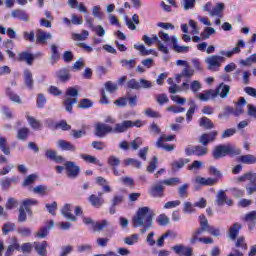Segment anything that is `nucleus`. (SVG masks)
<instances>
[{"mask_svg":"<svg viewBox=\"0 0 256 256\" xmlns=\"http://www.w3.org/2000/svg\"><path fill=\"white\" fill-rule=\"evenodd\" d=\"M47 241L40 242H34V249L37 252L39 256H47Z\"/></svg>","mask_w":256,"mask_h":256,"instance_id":"obj_23","label":"nucleus"},{"mask_svg":"<svg viewBox=\"0 0 256 256\" xmlns=\"http://www.w3.org/2000/svg\"><path fill=\"white\" fill-rule=\"evenodd\" d=\"M187 189H189V184H183L178 188V194L180 199H185L188 197Z\"/></svg>","mask_w":256,"mask_h":256,"instance_id":"obj_56","label":"nucleus"},{"mask_svg":"<svg viewBox=\"0 0 256 256\" xmlns=\"http://www.w3.org/2000/svg\"><path fill=\"white\" fill-rule=\"evenodd\" d=\"M105 89H106V91H108V93H115V91H117L119 89V87L117 86V84H115L111 81H107L105 83Z\"/></svg>","mask_w":256,"mask_h":256,"instance_id":"obj_62","label":"nucleus"},{"mask_svg":"<svg viewBox=\"0 0 256 256\" xmlns=\"http://www.w3.org/2000/svg\"><path fill=\"white\" fill-rule=\"evenodd\" d=\"M17 139H19L20 141H25L27 139V137H29V128L24 127V128H20L17 131V135H16Z\"/></svg>","mask_w":256,"mask_h":256,"instance_id":"obj_45","label":"nucleus"},{"mask_svg":"<svg viewBox=\"0 0 256 256\" xmlns=\"http://www.w3.org/2000/svg\"><path fill=\"white\" fill-rule=\"evenodd\" d=\"M156 101L159 105H165V103H169V97L167 94H158L156 95Z\"/></svg>","mask_w":256,"mask_h":256,"instance_id":"obj_63","label":"nucleus"},{"mask_svg":"<svg viewBox=\"0 0 256 256\" xmlns=\"http://www.w3.org/2000/svg\"><path fill=\"white\" fill-rule=\"evenodd\" d=\"M124 164L126 165V167H129V165H132L136 169H141V161L137 159L127 158L126 160H124Z\"/></svg>","mask_w":256,"mask_h":256,"instance_id":"obj_50","label":"nucleus"},{"mask_svg":"<svg viewBox=\"0 0 256 256\" xmlns=\"http://www.w3.org/2000/svg\"><path fill=\"white\" fill-rule=\"evenodd\" d=\"M226 151L227 155H231L232 157H235V155H241V149L230 144L226 145Z\"/></svg>","mask_w":256,"mask_h":256,"instance_id":"obj_47","label":"nucleus"},{"mask_svg":"<svg viewBox=\"0 0 256 256\" xmlns=\"http://www.w3.org/2000/svg\"><path fill=\"white\" fill-rule=\"evenodd\" d=\"M223 11H225V3H217L214 7H212L210 17H219L220 19H222Z\"/></svg>","mask_w":256,"mask_h":256,"instance_id":"obj_19","label":"nucleus"},{"mask_svg":"<svg viewBox=\"0 0 256 256\" xmlns=\"http://www.w3.org/2000/svg\"><path fill=\"white\" fill-rule=\"evenodd\" d=\"M217 135H219V132L217 131H212L210 133H204L200 136V140L199 142L202 144V145H209V143L215 141V137H217Z\"/></svg>","mask_w":256,"mask_h":256,"instance_id":"obj_14","label":"nucleus"},{"mask_svg":"<svg viewBox=\"0 0 256 256\" xmlns=\"http://www.w3.org/2000/svg\"><path fill=\"white\" fill-rule=\"evenodd\" d=\"M184 208H183V212L184 213H195V204H192L189 201L184 202Z\"/></svg>","mask_w":256,"mask_h":256,"instance_id":"obj_61","label":"nucleus"},{"mask_svg":"<svg viewBox=\"0 0 256 256\" xmlns=\"http://www.w3.org/2000/svg\"><path fill=\"white\" fill-rule=\"evenodd\" d=\"M189 159L187 158H180L179 160H176L174 162L171 163V168L172 171L174 173H176V171H179V169H183L185 167V165H187V163H189Z\"/></svg>","mask_w":256,"mask_h":256,"instance_id":"obj_24","label":"nucleus"},{"mask_svg":"<svg viewBox=\"0 0 256 256\" xmlns=\"http://www.w3.org/2000/svg\"><path fill=\"white\" fill-rule=\"evenodd\" d=\"M81 159L86 163H92L93 165H98L99 167H103V163L99 161L95 156H91L89 154H81Z\"/></svg>","mask_w":256,"mask_h":256,"instance_id":"obj_32","label":"nucleus"},{"mask_svg":"<svg viewBox=\"0 0 256 256\" xmlns=\"http://www.w3.org/2000/svg\"><path fill=\"white\" fill-rule=\"evenodd\" d=\"M214 159H221L227 157V145H218L212 152Z\"/></svg>","mask_w":256,"mask_h":256,"instance_id":"obj_17","label":"nucleus"},{"mask_svg":"<svg viewBox=\"0 0 256 256\" xmlns=\"http://www.w3.org/2000/svg\"><path fill=\"white\" fill-rule=\"evenodd\" d=\"M200 127H204V129H213L215 125L211 121V119L207 117H202L199 122Z\"/></svg>","mask_w":256,"mask_h":256,"instance_id":"obj_46","label":"nucleus"},{"mask_svg":"<svg viewBox=\"0 0 256 256\" xmlns=\"http://www.w3.org/2000/svg\"><path fill=\"white\" fill-rule=\"evenodd\" d=\"M173 139H175V135H169V136H165L162 135L156 142V147L158 149H161V147H163V143L164 141H173Z\"/></svg>","mask_w":256,"mask_h":256,"instance_id":"obj_48","label":"nucleus"},{"mask_svg":"<svg viewBox=\"0 0 256 256\" xmlns=\"http://www.w3.org/2000/svg\"><path fill=\"white\" fill-rule=\"evenodd\" d=\"M36 38H37V42L41 43L42 45H45V43H47L48 39H51L53 36L51 35V33L49 32H45L41 29H38L36 31Z\"/></svg>","mask_w":256,"mask_h":256,"instance_id":"obj_22","label":"nucleus"},{"mask_svg":"<svg viewBox=\"0 0 256 256\" xmlns=\"http://www.w3.org/2000/svg\"><path fill=\"white\" fill-rule=\"evenodd\" d=\"M0 151L4 153V155H11V148L7 146V138L0 137Z\"/></svg>","mask_w":256,"mask_h":256,"instance_id":"obj_42","label":"nucleus"},{"mask_svg":"<svg viewBox=\"0 0 256 256\" xmlns=\"http://www.w3.org/2000/svg\"><path fill=\"white\" fill-rule=\"evenodd\" d=\"M155 218V212L149 207L145 206L139 208L136 215L132 219L134 227H143L140 233L143 235L153 227V219Z\"/></svg>","mask_w":256,"mask_h":256,"instance_id":"obj_2","label":"nucleus"},{"mask_svg":"<svg viewBox=\"0 0 256 256\" xmlns=\"http://www.w3.org/2000/svg\"><path fill=\"white\" fill-rule=\"evenodd\" d=\"M195 183H197V185H202L203 187H213V185H217V178L196 176Z\"/></svg>","mask_w":256,"mask_h":256,"instance_id":"obj_13","label":"nucleus"},{"mask_svg":"<svg viewBox=\"0 0 256 256\" xmlns=\"http://www.w3.org/2000/svg\"><path fill=\"white\" fill-rule=\"evenodd\" d=\"M163 185H167V187H175L177 185H181V178L179 177H172L165 180H161Z\"/></svg>","mask_w":256,"mask_h":256,"instance_id":"obj_34","label":"nucleus"},{"mask_svg":"<svg viewBox=\"0 0 256 256\" xmlns=\"http://www.w3.org/2000/svg\"><path fill=\"white\" fill-rule=\"evenodd\" d=\"M6 95L10 98V101H13V103H18L21 105L23 102L21 101V97L19 95L15 94L11 88L6 89Z\"/></svg>","mask_w":256,"mask_h":256,"instance_id":"obj_41","label":"nucleus"},{"mask_svg":"<svg viewBox=\"0 0 256 256\" xmlns=\"http://www.w3.org/2000/svg\"><path fill=\"white\" fill-rule=\"evenodd\" d=\"M33 193H35L36 195L45 196L49 194V188H47V186L45 185H38L33 188Z\"/></svg>","mask_w":256,"mask_h":256,"instance_id":"obj_43","label":"nucleus"},{"mask_svg":"<svg viewBox=\"0 0 256 256\" xmlns=\"http://www.w3.org/2000/svg\"><path fill=\"white\" fill-rule=\"evenodd\" d=\"M144 123L141 120L131 121V120H124L121 123H117L116 131H120V133H125L128 129L132 127H143Z\"/></svg>","mask_w":256,"mask_h":256,"instance_id":"obj_9","label":"nucleus"},{"mask_svg":"<svg viewBox=\"0 0 256 256\" xmlns=\"http://www.w3.org/2000/svg\"><path fill=\"white\" fill-rule=\"evenodd\" d=\"M237 249H241L242 251H247V243L245 242V237L241 236L236 241Z\"/></svg>","mask_w":256,"mask_h":256,"instance_id":"obj_58","label":"nucleus"},{"mask_svg":"<svg viewBox=\"0 0 256 256\" xmlns=\"http://www.w3.org/2000/svg\"><path fill=\"white\" fill-rule=\"evenodd\" d=\"M245 47V41L239 40L232 50H221L220 55H210L205 59L209 71H219L221 63H225V57L231 59L232 56L241 53V49ZM222 55V56H221Z\"/></svg>","mask_w":256,"mask_h":256,"instance_id":"obj_1","label":"nucleus"},{"mask_svg":"<svg viewBox=\"0 0 256 256\" xmlns=\"http://www.w3.org/2000/svg\"><path fill=\"white\" fill-rule=\"evenodd\" d=\"M11 16L13 19H19L20 21H24L25 23H28L29 21V14L25 12V10L16 9L11 12Z\"/></svg>","mask_w":256,"mask_h":256,"instance_id":"obj_20","label":"nucleus"},{"mask_svg":"<svg viewBox=\"0 0 256 256\" xmlns=\"http://www.w3.org/2000/svg\"><path fill=\"white\" fill-rule=\"evenodd\" d=\"M61 214L69 221H77V217L71 214V204H65L61 209Z\"/></svg>","mask_w":256,"mask_h":256,"instance_id":"obj_28","label":"nucleus"},{"mask_svg":"<svg viewBox=\"0 0 256 256\" xmlns=\"http://www.w3.org/2000/svg\"><path fill=\"white\" fill-rule=\"evenodd\" d=\"M169 236L177 237V234L172 231H167L158 240H156V245L158 247H163V245H165V239H167V237H169Z\"/></svg>","mask_w":256,"mask_h":256,"instance_id":"obj_39","label":"nucleus"},{"mask_svg":"<svg viewBox=\"0 0 256 256\" xmlns=\"http://www.w3.org/2000/svg\"><path fill=\"white\" fill-rule=\"evenodd\" d=\"M199 220H200V228H198L192 234L191 243H197V241H199V239H201L199 236L204 234L205 231L208 232L209 220H207V217H205V215H201L199 217Z\"/></svg>","mask_w":256,"mask_h":256,"instance_id":"obj_6","label":"nucleus"},{"mask_svg":"<svg viewBox=\"0 0 256 256\" xmlns=\"http://www.w3.org/2000/svg\"><path fill=\"white\" fill-rule=\"evenodd\" d=\"M189 105H190V108L186 113L188 123L189 121H191V119H193V115L195 114V109H197V104H195L194 101H190Z\"/></svg>","mask_w":256,"mask_h":256,"instance_id":"obj_49","label":"nucleus"},{"mask_svg":"<svg viewBox=\"0 0 256 256\" xmlns=\"http://www.w3.org/2000/svg\"><path fill=\"white\" fill-rule=\"evenodd\" d=\"M225 201H227V194L225 191L220 190L216 195V203L219 207H223V205H225Z\"/></svg>","mask_w":256,"mask_h":256,"instance_id":"obj_40","label":"nucleus"},{"mask_svg":"<svg viewBox=\"0 0 256 256\" xmlns=\"http://www.w3.org/2000/svg\"><path fill=\"white\" fill-rule=\"evenodd\" d=\"M55 227V222L53 220L48 221V226H43L39 229V231L35 234V237L38 239H45L47 235H49V231Z\"/></svg>","mask_w":256,"mask_h":256,"instance_id":"obj_12","label":"nucleus"},{"mask_svg":"<svg viewBox=\"0 0 256 256\" xmlns=\"http://www.w3.org/2000/svg\"><path fill=\"white\" fill-rule=\"evenodd\" d=\"M243 221H246V223H248V229L253 231L256 225V210L247 213L244 216Z\"/></svg>","mask_w":256,"mask_h":256,"instance_id":"obj_16","label":"nucleus"},{"mask_svg":"<svg viewBox=\"0 0 256 256\" xmlns=\"http://www.w3.org/2000/svg\"><path fill=\"white\" fill-rule=\"evenodd\" d=\"M58 147H60V149H62L63 151H72L75 152L76 151V147L75 145H73V143L71 142H67L66 140H59L57 142Z\"/></svg>","mask_w":256,"mask_h":256,"instance_id":"obj_30","label":"nucleus"},{"mask_svg":"<svg viewBox=\"0 0 256 256\" xmlns=\"http://www.w3.org/2000/svg\"><path fill=\"white\" fill-rule=\"evenodd\" d=\"M66 95L68 97H66L64 100V107L68 113H71L73 111V105L79 102V100L76 98L79 95V91L76 88L69 87L66 91Z\"/></svg>","mask_w":256,"mask_h":256,"instance_id":"obj_4","label":"nucleus"},{"mask_svg":"<svg viewBox=\"0 0 256 256\" xmlns=\"http://www.w3.org/2000/svg\"><path fill=\"white\" fill-rule=\"evenodd\" d=\"M66 175L69 179H77L79 173H81V168L75 164L73 161H67L64 164Z\"/></svg>","mask_w":256,"mask_h":256,"instance_id":"obj_7","label":"nucleus"},{"mask_svg":"<svg viewBox=\"0 0 256 256\" xmlns=\"http://www.w3.org/2000/svg\"><path fill=\"white\" fill-rule=\"evenodd\" d=\"M157 165H159V158L154 156L147 167L148 173H153L157 169Z\"/></svg>","mask_w":256,"mask_h":256,"instance_id":"obj_52","label":"nucleus"},{"mask_svg":"<svg viewBox=\"0 0 256 256\" xmlns=\"http://www.w3.org/2000/svg\"><path fill=\"white\" fill-rule=\"evenodd\" d=\"M185 153L188 156L196 155V157H205L209 153V148L207 146H189L185 149Z\"/></svg>","mask_w":256,"mask_h":256,"instance_id":"obj_8","label":"nucleus"},{"mask_svg":"<svg viewBox=\"0 0 256 256\" xmlns=\"http://www.w3.org/2000/svg\"><path fill=\"white\" fill-rule=\"evenodd\" d=\"M125 23L131 31H135L137 29L136 25H139V16L137 14H134L132 16V19H129L128 17H125Z\"/></svg>","mask_w":256,"mask_h":256,"instance_id":"obj_26","label":"nucleus"},{"mask_svg":"<svg viewBox=\"0 0 256 256\" xmlns=\"http://www.w3.org/2000/svg\"><path fill=\"white\" fill-rule=\"evenodd\" d=\"M26 119L28 121V125H30L32 129H34L35 131H39V129H41V122L35 119V117L29 115V113H26Z\"/></svg>","mask_w":256,"mask_h":256,"instance_id":"obj_33","label":"nucleus"},{"mask_svg":"<svg viewBox=\"0 0 256 256\" xmlns=\"http://www.w3.org/2000/svg\"><path fill=\"white\" fill-rule=\"evenodd\" d=\"M169 221H170L169 217H167V215H165V214H161L158 216L157 222L162 227H165V225H169Z\"/></svg>","mask_w":256,"mask_h":256,"instance_id":"obj_64","label":"nucleus"},{"mask_svg":"<svg viewBox=\"0 0 256 256\" xmlns=\"http://www.w3.org/2000/svg\"><path fill=\"white\" fill-rule=\"evenodd\" d=\"M193 75H195V70H193V68H190L189 64L184 67V69L182 70V72L180 74L176 75V81L179 83L181 81V79L185 78V79H191V77H193Z\"/></svg>","mask_w":256,"mask_h":256,"instance_id":"obj_15","label":"nucleus"},{"mask_svg":"<svg viewBox=\"0 0 256 256\" xmlns=\"http://www.w3.org/2000/svg\"><path fill=\"white\" fill-rule=\"evenodd\" d=\"M15 229H17V225H15V223L8 222L2 227V233L3 235H7L8 233H11V231H15Z\"/></svg>","mask_w":256,"mask_h":256,"instance_id":"obj_51","label":"nucleus"},{"mask_svg":"<svg viewBox=\"0 0 256 256\" xmlns=\"http://www.w3.org/2000/svg\"><path fill=\"white\" fill-rule=\"evenodd\" d=\"M203 86L201 85V82L199 80H194L190 83V90L192 93H199Z\"/></svg>","mask_w":256,"mask_h":256,"instance_id":"obj_55","label":"nucleus"},{"mask_svg":"<svg viewBox=\"0 0 256 256\" xmlns=\"http://www.w3.org/2000/svg\"><path fill=\"white\" fill-rule=\"evenodd\" d=\"M45 155H46L47 159H50L51 161H55V163H64L65 162V158H63V156L57 155V151H55V150L48 149V150H46Z\"/></svg>","mask_w":256,"mask_h":256,"instance_id":"obj_21","label":"nucleus"},{"mask_svg":"<svg viewBox=\"0 0 256 256\" xmlns=\"http://www.w3.org/2000/svg\"><path fill=\"white\" fill-rule=\"evenodd\" d=\"M243 229V226L239 223H234L233 226L229 229V237L232 239V241H235L237 239V235H239V231Z\"/></svg>","mask_w":256,"mask_h":256,"instance_id":"obj_29","label":"nucleus"},{"mask_svg":"<svg viewBox=\"0 0 256 256\" xmlns=\"http://www.w3.org/2000/svg\"><path fill=\"white\" fill-rule=\"evenodd\" d=\"M165 184L159 181L158 183L151 186L148 193L151 197H163V191H165Z\"/></svg>","mask_w":256,"mask_h":256,"instance_id":"obj_11","label":"nucleus"},{"mask_svg":"<svg viewBox=\"0 0 256 256\" xmlns=\"http://www.w3.org/2000/svg\"><path fill=\"white\" fill-rule=\"evenodd\" d=\"M17 233L20 237L28 238L33 234V230L27 226H21L17 229Z\"/></svg>","mask_w":256,"mask_h":256,"instance_id":"obj_37","label":"nucleus"},{"mask_svg":"<svg viewBox=\"0 0 256 256\" xmlns=\"http://www.w3.org/2000/svg\"><path fill=\"white\" fill-rule=\"evenodd\" d=\"M196 97L200 99V101H209V99H217L215 96V90L209 89L204 91V93L197 94Z\"/></svg>","mask_w":256,"mask_h":256,"instance_id":"obj_25","label":"nucleus"},{"mask_svg":"<svg viewBox=\"0 0 256 256\" xmlns=\"http://www.w3.org/2000/svg\"><path fill=\"white\" fill-rule=\"evenodd\" d=\"M24 81L26 87H28L29 89H33V73H31L29 70L24 71Z\"/></svg>","mask_w":256,"mask_h":256,"instance_id":"obj_38","label":"nucleus"},{"mask_svg":"<svg viewBox=\"0 0 256 256\" xmlns=\"http://www.w3.org/2000/svg\"><path fill=\"white\" fill-rule=\"evenodd\" d=\"M37 181V175L36 174H30L26 179H24L23 187H29V185H33Z\"/></svg>","mask_w":256,"mask_h":256,"instance_id":"obj_59","label":"nucleus"},{"mask_svg":"<svg viewBox=\"0 0 256 256\" xmlns=\"http://www.w3.org/2000/svg\"><path fill=\"white\" fill-rule=\"evenodd\" d=\"M238 161L244 165H255L256 156L253 154L242 155L238 158Z\"/></svg>","mask_w":256,"mask_h":256,"instance_id":"obj_27","label":"nucleus"},{"mask_svg":"<svg viewBox=\"0 0 256 256\" xmlns=\"http://www.w3.org/2000/svg\"><path fill=\"white\" fill-rule=\"evenodd\" d=\"M253 63H256V53L250 55L245 60H241V65H245V67H249V65H253Z\"/></svg>","mask_w":256,"mask_h":256,"instance_id":"obj_60","label":"nucleus"},{"mask_svg":"<svg viewBox=\"0 0 256 256\" xmlns=\"http://www.w3.org/2000/svg\"><path fill=\"white\" fill-rule=\"evenodd\" d=\"M105 227H109V222L105 219L100 222H96V223L92 224L93 231H95L97 233H101V231H103V229H105Z\"/></svg>","mask_w":256,"mask_h":256,"instance_id":"obj_35","label":"nucleus"},{"mask_svg":"<svg viewBox=\"0 0 256 256\" xmlns=\"http://www.w3.org/2000/svg\"><path fill=\"white\" fill-rule=\"evenodd\" d=\"M88 200L91 203V206L96 207V209H99V207H103V204L105 203V200L103 198L97 197L95 196V194H92Z\"/></svg>","mask_w":256,"mask_h":256,"instance_id":"obj_31","label":"nucleus"},{"mask_svg":"<svg viewBox=\"0 0 256 256\" xmlns=\"http://www.w3.org/2000/svg\"><path fill=\"white\" fill-rule=\"evenodd\" d=\"M57 77L59 80H61L63 83H67L69 79H71V74L69 73V70L67 69H61L57 72Z\"/></svg>","mask_w":256,"mask_h":256,"instance_id":"obj_36","label":"nucleus"},{"mask_svg":"<svg viewBox=\"0 0 256 256\" xmlns=\"http://www.w3.org/2000/svg\"><path fill=\"white\" fill-rule=\"evenodd\" d=\"M109 133H121V132L117 131V124L115 125L114 128L101 122L95 125L94 135H96V137H105V135Z\"/></svg>","mask_w":256,"mask_h":256,"instance_id":"obj_5","label":"nucleus"},{"mask_svg":"<svg viewBox=\"0 0 256 256\" xmlns=\"http://www.w3.org/2000/svg\"><path fill=\"white\" fill-rule=\"evenodd\" d=\"M245 181H249L250 182V186L246 187V193L247 195H253V193H256V173L253 172H247L245 174H243L242 176H239L236 179L237 183H243Z\"/></svg>","mask_w":256,"mask_h":256,"instance_id":"obj_3","label":"nucleus"},{"mask_svg":"<svg viewBox=\"0 0 256 256\" xmlns=\"http://www.w3.org/2000/svg\"><path fill=\"white\" fill-rule=\"evenodd\" d=\"M122 67H125L126 69H133L135 67V65H137V62L135 61V59H122L120 61Z\"/></svg>","mask_w":256,"mask_h":256,"instance_id":"obj_53","label":"nucleus"},{"mask_svg":"<svg viewBox=\"0 0 256 256\" xmlns=\"http://www.w3.org/2000/svg\"><path fill=\"white\" fill-rule=\"evenodd\" d=\"M107 163L110 167H113V169H115V167H119L121 165V160H119L117 156L112 155L108 158Z\"/></svg>","mask_w":256,"mask_h":256,"instance_id":"obj_54","label":"nucleus"},{"mask_svg":"<svg viewBox=\"0 0 256 256\" xmlns=\"http://www.w3.org/2000/svg\"><path fill=\"white\" fill-rule=\"evenodd\" d=\"M214 93L216 98L221 97V99H227V97H229V93H231V86L222 82L216 90H214Z\"/></svg>","mask_w":256,"mask_h":256,"instance_id":"obj_10","label":"nucleus"},{"mask_svg":"<svg viewBox=\"0 0 256 256\" xmlns=\"http://www.w3.org/2000/svg\"><path fill=\"white\" fill-rule=\"evenodd\" d=\"M216 30L213 27H205L204 30L201 32L200 36L202 37L203 41L205 39H209L211 35H215Z\"/></svg>","mask_w":256,"mask_h":256,"instance_id":"obj_44","label":"nucleus"},{"mask_svg":"<svg viewBox=\"0 0 256 256\" xmlns=\"http://www.w3.org/2000/svg\"><path fill=\"white\" fill-rule=\"evenodd\" d=\"M18 61H25L27 65H33L35 61V55L31 54L29 51H23L18 53Z\"/></svg>","mask_w":256,"mask_h":256,"instance_id":"obj_18","label":"nucleus"},{"mask_svg":"<svg viewBox=\"0 0 256 256\" xmlns=\"http://www.w3.org/2000/svg\"><path fill=\"white\" fill-rule=\"evenodd\" d=\"M138 241L139 234H132L131 236L124 238V243H126V245H135Z\"/></svg>","mask_w":256,"mask_h":256,"instance_id":"obj_57","label":"nucleus"}]
</instances>
